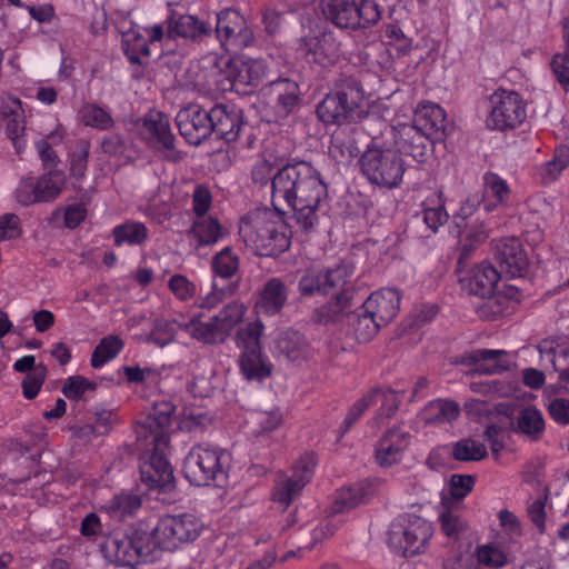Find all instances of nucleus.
Here are the masks:
<instances>
[{"label": "nucleus", "mask_w": 569, "mask_h": 569, "mask_svg": "<svg viewBox=\"0 0 569 569\" xmlns=\"http://www.w3.org/2000/svg\"><path fill=\"white\" fill-rule=\"evenodd\" d=\"M199 532L193 516H166L151 530L139 525L126 532H113L100 543V551L110 562L133 568L154 561L161 550L172 551L180 543L194 540Z\"/></svg>", "instance_id": "obj_1"}, {"label": "nucleus", "mask_w": 569, "mask_h": 569, "mask_svg": "<svg viewBox=\"0 0 569 569\" xmlns=\"http://www.w3.org/2000/svg\"><path fill=\"white\" fill-rule=\"evenodd\" d=\"M327 199V184L309 162L287 164L272 177V204L277 209L283 202L291 208L297 226L306 233L316 230L319 223L318 212Z\"/></svg>", "instance_id": "obj_2"}, {"label": "nucleus", "mask_w": 569, "mask_h": 569, "mask_svg": "<svg viewBox=\"0 0 569 569\" xmlns=\"http://www.w3.org/2000/svg\"><path fill=\"white\" fill-rule=\"evenodd\" d=\"M239 234L256 254L278 256L290 248L291 230L283 218L269 209H256L246 214Z\"/></svg>", "instance_id": "obj_3"}, {"label": "nucleus", "mask_w": 569, "mask_h": 569, "mask_svg": "<svg viewBox=\"0 0 569 569\" xmlns=\"http://www.w3.org/2000/svg\"><path fill=\"white\" fill-rule=\"evenodd\" d=\"M365 92L355 78L341 79L317 107L319 119L327 124H341L360 119Z\"/></svg>", "instance_id": "obj_4"}, {"label": "nucleus", "mask_w": 569, "mask_h": 569, "mask_svg": "<svg viewBox=\"0 0 569 569\" xmlns=\"http://www.w3.org/2000/svg\"><path fill=\"white\" fill-rule=\"evenodd\" d=\"M359 162L362 174L370 183L388 189L398 187L406 171L401 156L377 139L368 146Z\"/></svg>", "instance_id": "obj_5"}, {"label": "nucleus", "mask_w": 569, "mask_h": 569, "mask_svg": "<svg viewBox=\"0 0 569 569\" xmlns=\"http://www.w3.org/2000/svg\"><path fill=\"white\" fill-rule=\"evenodd\" d=\"M230 456L209 445L194 446L183 460L182 472L194 486H221L228 476Z\"/></svg>", "instance_id": "obj_6"}, {"label": "nucleus", "mask_w": 569, "mask_h": 569, "mask_svg": "<svg viewBox=\"0 0 569 569\" xmlns=\"http://www.w3.org/2000/svg\"><path fill=\"white\" fill-rule=\"evenodd\" d=\"M432 525L426 519L406 515L397 518L388 531V546L401 557H413L423 552L432 536Z\"/></svg>", "instance_id": "obj_7"}, {"label": "nucleus", "mask_w": 569, "mask_h": 569, "mask_svg": "<svg viewBox=\"0 0 569 569\" xmlns=\"http://www.w3.org/2000/svg\"><path fill=\"white\" fill-rule=\"evenodd\" d=\"M323 17L339 29L358 30L376 24L381 17L371 0H320Z\"/></svg>", "instance_id": "obj_8"}, {"label": "nucleus", "mask_w": 569, "mask_h": 569, "mask_svg": "<svg viewBox=\"0 0 569 569\" xmlns=\"http://www.w3.org/2000/svg\"><path fill=\"white\" fill-rule=\"evenodd\" d=\"M152 446V452L143 457L140 465L141 481L150 489H160L168 491L173 487V470L166 458V449L169 443V437L162 431L152 436V440H147Z\"/></svg>", "instance_id": "obj_9"}, {"label": "nucleus", "mask_w": 569, "mask_h": 569, "mask_svg": "<svg viewBox=\"0 0 569 569\" xmlns=\"http://www.w3.org/2000/svg\"><path fill=\"white\" fill-rule=\"evenodd\" d=\"M490 112L487 126L491 129L506 131L519 127L527 118L526 103L513 90L497 89L489 97Z\"/></svg>", "instance_id": "obj_10"}, {"label": "nucleus", "mask_w": 569, "mask_h": 569, "mask_svg": "<svg viewBox=\"0 0 569 569\" xmlns=\"http://www.w3.org/2000/svg\"><path fill=\"white\" fill-rule=\"evenodd\" d=\"M353 276L348 264L329 269L310 268L300 278L298 289L301 296L329 295L347 286Z\"/></svg>", "instance_id": "obj_11"}, {"label": "nucleus", "mask_w": 569, "mask_h": 569, "mask_svg": "<svg viewBox=\"0 0 569 569\" xmlns=\"http://www.w3.org/2000/svg\"><path fill=\"white\" fill-rule=\"evenodd\" d=\"M214 31L221 47L228 51L241 50L254 41L253 30L234 9L228 8L217 13Z\"/></svg>", "instance_id": "obj_12"}, {"label": "nucleus", "mask_w": 569, "mask_h": 569, "mask_svg": "<svg viewBox=\"0 0 569 569\" xmlns=\"http://www.w3.org/2000/svg\"><path fill=\"white\" fill-rule=\"evenodd\" d=\"M411 442V433L397 425L386 430L375 445L373 458L381 468H390L401 462Z\"/></svg>", "instance_id": "obj_13"}, {"label": "nucleus", "mask_w": 569, "mask_h": 569, "mask_svg": "<svg viewBox=\"0 0 569 569\" xmlns=\"http://www.w3.org/2000/svg\"><path fill=\"white\" fill-rule=\"evenodd\" d=\"M176 123L186 141L199 146L212 133L211 109L207 111L198 104L179 110Z\"/></svg>", "instance_id": "obj_14"}, {"label": "nucleus", "mask_w": 569, "mask_h": 569, "mask_svg": "<svg viewBox=\"0 0 569 569\" xmlns=\"http://www.w3.org/2000/svg\"><path fill=\"white\" fill-rule=\"evenodd\" d=\"M316 458L313 453H306L295 466L291 477L278 482L273 498L276 501L289 506L302 491L313 475Z\"/></svg>", "instance_id": "obj_15"}, {"label": "nucleus", "mask_w": 569, "mask_h": 569, "mask_svg": "<svg viewBox=\"0 0 569 569\" xmlns=\"http://www.w3.org/2000/svg\"><path fill=\"white\" fill-rule=\"evenodd\" d=\"M167 36L170 39L182 38L192 42H201L212 34V26L193 14H181L172 11L167 18Z\"/></svg>", "instance_id": "obj_16"}, {"label": "nucleus", "mask_w": 569, "mask_h": 569, "mask_svg": "<svg viewBox=\"0 0 569 569\" xmlns=\"http://www.w3.org/2000/svg\"><path fill=\"white\" fill-rule=\"evenodd\" d=\"M390 134L393 139L392 147L398 154L401 153L412 157L418 162H423L428 153L429 137L417 130L409 123H401L390 128Z\"/></svg>", "instance_id": "obj_17"}, {"label": "nucleus", "mask_w": 569, "mask_h": 569, "mask_svg": "<svg viewBox=\"0 0 569 569\" xmlns=\"http://www.w3.org/2000/svg\"><path fill=\"white\" fill-rule=\"evenodd\" d=\"M212 132L226 142L238 140L246 126L243 111L234 104H216L211 108Z\"/></svg>", "instance_id": "obj_18"}, {"label": "nucleus", "mask_w": 569, "mask_h": 569, "mask_svg": "<svg viewBox=\"0 0 569 569\" xmlns=\"http://www.w3.org/2000/svg\"><path fill=\"white\" fill-rule=\"evenodd\" d=\"M493 250L501 272L511 278L523 276L528 267V258L518 239H501L495 242Z\"/></svg>", "instance_id": "obj_19"}, {"label": "nucleus", "mask_w": 569, "mask_h": 569, "mask_svg": "<svg viewBox=\"0 0 569 569\" xmlns=\"http://www.w3.org/2000/svg\"><path fill=\"white\" fill-rule=\"evenodd\" d=\"M264 94L274 102L279 119L287 118L299 102L298 83L288 78H279L263 88Z\"/></svg>", "instance_id": "obj_20"}, {"label": "nucleus", "mask_w": 569, "mask_h": 569, "mask_svg": "<svg viewBox=\"0 0 569 569\" xmlns=\"http://www.w3.org/2000/svg\"><path fill=\"white\" fill-rule=\"evenodd\" d=\"M361 306L365 312L372 315L379 323L385 326L398 313L400 293L393 288H383L371 293Z\"/></svg>", "instance_id": "obj_21"}, {"label": "nucleus", "mask_w": 569, "mask_h": 569, "mask_svg": "<svg viewBox=\"0 0 569 569\" xmlns=\"http://www.w3.org/2000/svg\"><path fill=\"white\" fill-rule=\"evenodd\" d=\"M144 131L154 139L164 151V158L177 162L182 157L174 149V136L170 129L169 118L162 112H150L144 119Z\"/></svg>", "instance_id": "obj_22"}, {"label": "nucleus", "mask_w": 569, "mask_h": 569, "mask_svg": "<svg viewBox=\"0 0 569 569\" xmlns=\"http://www.w3.org/2000/svg\"><path fill=\"white\" fill-rule=\"evenodd\" d=\"M446 114L443 109L435 103H421L413 117L411 126L429 137L430 142L439 141L443 137Z\"/></svg>", "instance_id": "obj_23"}, {"label": "nucleus", "mask_w": 569, "mask_h": 569, "mask_svg": "<svg viewBox=\"0 0 569 569\" xmlns=\"http://www.w3.org/2000/svg\"><path fill=\"white\" fill-rule=\"evenodd\" d=\"M301 50L313 62L326 66L338 59L340 42L332 32H322L320 36L303 39Z\"/></svg>", "instance_id": "obj_24"}, {"label": "nucleus", "mask_w": 569, "mask_h": 569, "mask_svg": "<svg viewBox=\"0 0 569 569\" xmlns=\"http://www.w3.org/2000/svg\"><path fill=\"white\" fill-rule=\"evenodd\" d=\"M499 279L500 272L491 263L483 261L475 266L461 282L471 295L487 298L495 292Z\"/></svg>", "instance_id": "obj_25"}, {"label": "nucleus", "mask_w": 569, "mask_h": 569, "mask_svg": "<svg viewBox=\"0 0 569 569\" xmlns=\"http://www.w3.org/2000/svg\"><path fill=\"white\" fill-rule=\"evenodd\" d=\"M267 74V64L261 59L232 60L228 66V77L234 84L258 86Z\"/></svg>", "instance_id": "obj_26"}, {"label": "nucleus", "mask_w": 569, "mask_h": 569, "mask_svg": "<svg viewBox=\"0 0 569 569\" xmlns=\"http://www.w3.org/2000/svg\"><path fill=\"white\" fill-rule=\"evenodd\" d=\"M332 293L335 299L315 311V320L319 323L327 325L339 321L355 302L356 291L349 283Z\"/></svg>", "instance_id": "obj_27"}, {"label": "nucleus", "mask_w": 569, "mask_h": 569, "mask_svg": "<svg viewBox=\"0 0 569 569\" xmlns=\"http://www.w3.org/2000/svg\"><path fill=\"white\" fill-rule=\"evenodd\" d=\"M288 300V289L279 278H270L260 291L256 303L257 311L274 316L281 311Z\"/></svg>", "instance_id": "obj_28"}, {"label": "nucleus", "mask_w": 569, "mask_h": 569, "mask_svg": "<svg viewBox=\"0 0 569 569\" xmlns=\"http://www.w3.org/2000/svg\"><path fill=\"white\" fill-rule=\"evenodd\" d=\"M226 234L219 220L212 216L194 218L189 237L196 249L216 244Z\"/></svg>", "instance_id": "obj_29"}, {"label": "nucleus", "mask_w": 569, "mask_h": 569, "mask_svg": "<svg viewBox=\"0 0 569 569\" xmlns=\"http://www.w3.org/2000/svg\"><path fill=\"white\" fill-rule=\"evenodd\" d=\"M468 359L475 365V371L480 375H497L509 368L508 355L503 350L478 349Z\"/></svg>", "instance_id": "obj_30"}, {"label": "nucleus", "mask_w": 569, "mask_h": 569, "mask_svg": "<svg viewBox=\"0 0 569 569\" xmlns=\"http://www.w3.org/2000/svg\"><path fill=\"white\" fill-rule=\"evenodd\" d=\"M276 352L289 361H300L309 356V343L298 331L287 330L278 335Z\"/></svg>", "instance_id": "obj_31"}, {"label": "nucleus", "mask_w": 569, "mask_h": 569, "mask_svg": "<svg viewBox=\"0 0 569 569\" xmlns=\"http://www.w3.org/2000/svg\"><path fill=\"white\" fill-rule=\"evenodd\" d=\"M180 329L189 333L191 338L206 345H217L226 341L223 331H221L213 317L208 321L192 318L190 321L181 323Z\"/></svg>", "instance_id": "obj_32"}, {"label": "nucleus", "mask_w": 569, "mask_h": 569, "mask_svg": "<svg viewBox=\"0 0 569 569\" xmlns=\"http://www.w3.org/2000/svg\"><path fill=\"white\" fill-rule=\"evenodd\" d=\"M460 415V407L455 400L437 399L430 401L425 410L423 418L429 425H443L455 421Z\"/></svg>", "instance_id": "obj_33"}, {"label": "nucleus", "mask_w": 569, "mask_h": 569, "mask_svg": "<svg viewBox=\"0 0 569 569\" xmlns=\"http://www.w3.org/2000/svg\"><path fill=\"white\" fill-rule=\"evenodd\" d=\"M114 246H141L149 238V231L144 223L134 220H128L118 224L112 230Z\"/></svg>", "instance_id": "obj_34"}, {"label": "nucleus", "mask_w": 569, "mask_h": 569, "mask_svg": "<svg viewBox=\"0 0 569 569\" xmlns=\"http://www.w3.org/2000/svg\"><path fill=\"white\" fill-rule=\"evenodd\" d=\"M513 430L527 436L531 440H538L545 431L542 413L535 407L522 408L516 418Z\"/></svg>", "instance_id": "obj_35"}, {"label": "nucleus", "mask_w": 569, "mask_h": 569, "mask_svg": "<svg viewBox=\"0 0 569 569\" xmlns=\"http://www.w3.org/2000/svg\"><path fill=\"white\" fill-rule=\"evenodd\" d=\"M239 363L242 375L248 380H262L271 373V365L263 359L261 350L243 351Z\"/></svg>", "instance_id": "obj_36"}, {"label": "nucleus", "mask_w": 569, "mask_h": 569, "mask_svg": "<svg viewBox=\"0 0 569 569\" xmlns=\"http://www.w3.org/2000/svg\"><path fill=\"white\" fill-rule=\"evenodd\" d=\"M141 507V499L137 495L122 492L112 497L102 507L106 512L117 519L122 520L127 516H132Z\"/></svg>", "instance_id": "obj_37"}, {"label": "nucleus", "mask_w": 569, "mask_h": 569, "mask_svg": "<svg viewBox=\"0 0 569 569\" xmlns=\"http://www.w3.org/2000/svg\"><path fill=\"white\" fill-rule=\"evenodd\" d=\"M569 166V147L560 146L555 150L551 160L538 168V176L542 183L555 182L561 172Z\"/></svg>", "instance_id": "obj_38"}, {"label": "nucleus", "mask_w": 569, "mask_h": 569, "mask_svg": "<svg viewBox=\"0 0 569 569\" xmlns=\"http://www.w3.org/2000/svg\"><path fill=\"white\" fill-rule=\"evenodd\" d=\"M368 393H377L373 400V405L380 402V408L377 411L372 422L379 426L386 419H390L398 411L400 405V395L398 391L381 388H376Z\"/></svg>", "instance_id": "obj_39"}, {"label": "nucleus", "mask_w": 569, "mask_h": 569, "mask_svg": "<svg viewBox=\"0 0 569 569\" xmlns=\"http://www.w3.org/2000/svg\"><path fill=\"white\" fill-rule=\"evenodd\" d=\"M39 202L54 200L66 186V176L61 171H50L36 180Z\"/></svg>", "instance_id": "obj_40"}, {"label": "nucleus", "mask_w": 569, "mask_h": 569, "mask_svg": "<svg viewBox=\"0 0 569 569\" xmlns=\"http://www.w3.org/2000/svg\"><path fill=\"white\" fill-rule=\"evenodd\" d=\"M351 326L359 342L371 340L382 327L372 315L365 312L362 306L352 313Z\"/></svg>", "instance_id": "obj_41"}, {"label": "nucleus", "mask_w": 569, "mask_h": 569, "mask_svg": "<svg viewBox=\"0 0 569 569\" xmlns=\"http://www.w3.org/2000/svg\"><path fill=\"white\" fill-rule=\"evenodd\" d=\"M81 122L87 127L98 130H108L112 128L114 121L111 114L96 103H86L79 110Z\"/></svg>", "instance_id": "obj_42"}, {"label": "nucleus", "mask_w": 569, "mask_h": 569, "mask_svg": "<svg viewBox=\"0 0 569 569\" xmlns=\"http://www.w3.org/2000/svg\"><path fill=\"white\" fill-rule=\"evenodd\" d=\"M239 270V258L231 248L226 247L212 259L214 279H231Z\"/></svg>", "instance_id": "obj_43"}, {"label": "nucleus", "mask_w": 569, "mask_h": 569, "mask_svg": "<svg viewBox=\"0 0 569 569\" xmlns=\"http://www.w3.org/2000/svg\"><path fill=\"white\" fill-rule=\"evenodd\" d=\"M451 456L458 461H479L487 456V448L479 441L466 438L452 443Z\"/></svg>", "instance_id": "obj_44"}, {"label": "nucleus", "mask_w": 569, "mask_h": 569, "mask_svg": "<svg viewBox=\"0 0 569 569\" xmlns=\"http://www.w3.org/2000/svg\"><path fill=\"white\" fill-rule=\"evenodd\" d=\"M122 348L123 342L119 337L108 336L103 338L91 356V366L93 368H101L104 363L116 358Z\"/></svg>", "instance_id": "obj_45"}, {"label": "nucleus", "mask_w": 569, "mask_h": 569, "mask_svg": "<svg viewBox=\"0 0 569 569\" xmlns=\"http://www.w3.org/2000/svg\"><path fill=\"white\" fill-rule=\"evenodd\" d=\"M423 207V221L433 232L448 221L449 214L439 194L428 198Z\"/></svg>", "instance_id": "obj_46"}, {"label": "nucleus", "mask_w": 569, "mask_h": 569, "mask_svg": "<svg viewBox=\"0 0 569 569\" xmlns=\"http://www.w3.org/2000/svg\"><path fill=\"white\" fill-rule=\"evenodd\" d=\"M246 308L242 303L232 301L224 306L218 315L213 316L226 339L229 337L233 328L242 320Z\"/></svg>", "instance_id": "obj_47"}, {"label": "nucleus", "mask_w": 569, "mask_h": 569, "mask_svg": "<svg viewBox=\"0 0 569 569\" xmlns=\"http://www.w3.org/2000/svg\"><path fill=\"white\" fill-rule=\"evenodd\" d=\"M180 325L174 320L156 319L147 340L163 348L174 340Z\"/></svg>", "instance_id": "obj_48"}, {"label": "nucleus", "mask_w": 569, "mask_h": 569, "mask_svg": "<svg viewBox=\"0 0 569 569\" xmlns=\"http://www.w3.org/2000/svg\"><path fill=\"white\" fill-rule=\"evenodd\" d=\"M237 289V281H231L228 284H220L219 280L214 279L211 286V291L208 292L204 297L200 298L197 305L202 309H212L226 298L232 296Z\"/></svg>", "instance_id": "obj_49"}, {"label": "nucleus", "mask_w": 569, "mask_h": 569, "mask_svg": "<svg viewBox=\"0 0 569 569\" xmlns=\"http://www.w3.org/2000/svg\"><path fill=\"white\" fill-rule=\"evenodd\" d=\"M263 331V325L260 320L248 323L239 329L237 333V345L243 351L261 350L260 338Z\"/></svg>", "instance_id": "obj_50"}, {"label": "nucleus", "mask_w": 569, "mask_h": 569, "mask_svg": "<svg viewBox=\"0 0 569 569\" xmlns=\"http://www.w3.org/2000/svg\"><path fill=\"white\" fill-rule=\"evenodd\" d=\"M97 385L82 376H71L62 386V393L69 400H82L87 392L94 391Z\"/></svg>", "instance_id": "obj_51"}, {"label": "nucleus", "mask_w": 569, "mask_h": 569, "mask_svg": "<svg viewBox=\"0 0 569 569\" xmlns=\"http://www.w3.org/2000/svg\"><path fill=\"white\" fill-rule=\"evenodd\" d=\"M485 194L491 196L500 204H505L510 197L508 183L497 173L487 172L483 176Z\"/></svg>", "instance_id": "obj_52"}, {"label": "nucleus", "mask_w": 569, "mask_h": 569, "mask_svg": "<svg viewBox=\"0 0 569 569\" xmlns=\"http://www.w3.org/2000/svg\"><path fill=\"white\" fill-rule=\"evenodd\" d=\"M8 119L7 134L11 140L16 152L21 153L27 147V140L24 139L26 121L23 110H21V113L10 116Z\"/></svg>", "instance_id": "obj_53"}, {"label": "nucleus", "mask_w": 569, "mask_h": 569, "mask_svg": "<svg viewBox=\"0 0 569 569\" xmlns=\"http://www.w3.org/2000/svg\"><path fill=\"white\" fill-rule=\"evenodd\" d=\"M250 421L257 427L252 432L262 435L278 428L282 421V417L278 410L257 411L251 415Z\"/></svg>", "instance_id": "obj_54"}, {"label": "nucleus", "mask_w": 569, "mask_h": 569, "mask_svg": "<svg viewBox=\"0 0 569 569\" xmlns=\"http://www.w3.org/2000/svg\"><path fill=\"white\" fill-rule=\"evenodd\" d=\"M376 395L377 393H366L361 399L353 403L340 426L341 436L350 430V428L360 419L369 407L373 406Z\"/></svg>", "instance_id": "obj_55"}, {"label": "nucleus", "mask_w": 569, "mask_h": 569, "mask_svg": "<svg viewBox=\"0 0 569 569\" xmlns=\"http://www.w3.org/2000/svg\"><path fill=\"white\" fill-rule=\"evenodd\" d=\"M477 560L489 568H500L507 563L503 551L493 545H482L477 548Z\"/></svg>", "instance_id": "obj_56"}, {"label": "nucleus", "mask_w": 569, "mask_h": 569, "mask_svg": "<svg viewBox=\"0 0 569 569\" xmlns=\"http://www.w3.org/2000/svg\"><path fill=\"white\" fill-rule=\"evenodd\" d=\"M329 153L338 161H347L356 157L357 148L351 139L336 133L332 137Z\"/></svg>", "instance_id": "obj_57"}, {"label": "nucleus", "mask_w": 569, "mask_h": 569, "mask_svg": "<svg viewBox=\"0 0 569 569\" xmlns=\"http://www.w3.org/2000/svg\"><path fill=\"white\" fill-rule=\"evenodd\" d=\"M154 411V417H148L146 420L144 428H148L150 431V435L146 436V440H152V436L158 431L166 433L162 425L168 421L169 417L173 413L174 408L171 403H162L157 405Z\"/></svg>", "instance_id": "obj_58"}, {"label": "nucleus", "mask_w": 569, "mask_h": 569, "mask_svg": "<svg viewBox=\"0 0 569 569\" xmlns=\"http://www.w3.org/2000/svg\"><path fill=\"white\" fill-rule=\"evenodd\" d=\"M168 287L173 296L181 301L190 300L197 292L194 283L183 274H173L168 281Z\"/></svg>", "instance_id": "obj_59"}, {"label": "nucleus", "mask_w": 569, "mask_h": 569, "mask_svg": "<svg viewBox=\"0 0 569 569\" xmlns=\"http://www.w3.org/2000/svg\"><path fill=\"white\" fill-rule=\"evenodd\" d=\"M455 228L457 229L458 236H461L462 228H465L466 234L463 236L462 239L478 246L483 243L486 239L489 237L488 229L482 221H475L471 224H466L456 221Z\"/></svg>", "instance_id": "obj_60"}, {"label": "nucleus", "mask_w": 569, "mask_h": 569, "mask_svg": "<svg viewBox=\"0 0 569 569\" xmlns=\"http://www.w3.org/2000/svg\"><path fill=\"white\" fill-rule=\"evenodd\" d=\"M47 370L42 365L37 366L34 370L28 373L22 381V390L23 396L27 399H33L39 393L44 379H46Z\"/></svg>", "instance_id": "obj_61"}, {"label": "nucleus", "mask_w": 569, "mask_h": 569, "mask_svg": "<svg viewBox=\"0 0 569 569\" xmlns=\"http://www.w3.org/2000/svg\"><path fill=\"white\" fill-rule=\"evenodd\" d=\"M475 478L470 475H452L449 481V493L456 499H463L472 490Z\"/></svg>", "instance_id": "obj_62"}, {"label": "nucleus", "mask_w": 569, "mask_h": 569, "mask_svg": "<svg viewBox=\"0 0 569 569\" xmlns=\"http://www.w3.org/2000/svg\"><path fill=\"white\" fill-rule=\"evenodd\" d=\"M440 523L443 533L453 539H457L466 529L465 521L452 510H447L440 515Z\"/></svg>", "instance_id": "obj_63"}, {"label": "nucleus", "mask_w": 569, "mask_h": 569, "mask_svg": "<svg viewBox=\"0 0 569 569\" xmlns=\"http://www.w3.org/2000/svg\"><path fill=\"white\" fill-rule=\"evenodd\" d=\"M212 203V197L208 188L197 186L192 193V211L194 218L207 217Z\"/></svg>", "instance_id": "obj_64"}]
</instances>
